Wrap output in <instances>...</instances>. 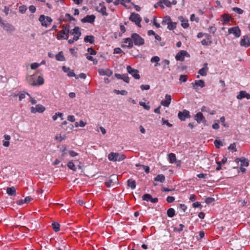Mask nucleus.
I'll return each instance as SVG.
<instances>
[{
    "label": "nucleus",
    "mask_w": 250,
    "mask_h": 250,
    "mask_svg": "<svg viewBox=\"0 0 250 250\" xmlns=\"http://www.w3.org/2000/svg\"><path fill=\"white\" fill-rule=\"evenodd\" d=\"M108 158L110 161L114 162L121 161L125 158V156L122 153L111 152L109 154Z\"/></svg>",
    "instance_id": "obj_1"
},
{
    "label": "nucleus",
    "mask_w": 250,
    "mask_h": 250,
    "mask_svg": "<svg viewBox=\"0 0 250 250\" xmlns=\"http://www.w3.org/2000/svg\"><path fill=\"white\" fill-rule=\"evenodd\" d=\"M131 38L133 43L135 45L141 46L144 44L145 41L140 35L136 33H133L131 35Z\"/></svg>",
    "instance_id": "obj_2"
},
{
    "label": "nucleus",
    "mask_w": 250,
    "mask_h": 250,
    "mask_svg": "<svg viewBox=\"0 0 250 250\" xmlns=\"http://www.w3.org/2000/svg\"><path fill=\"white\" fill-rule=\"evenodd\" d=\"M69 32V28L67 26H62V31H60L57 35V39H64L66 40L68 38V33Z\"/></svg>",
    "instance_id": "obj_3"
},
{
    "label": "nucleus",
    "mask_w": 250,
    "mask_h": 250,
    "mask_svg": "<svg viewBox=\"0 0 250 250\" xmlns=\"http://www.w3.org/2000/svg\"><path fill=\"white\" fill-rule=\"evenodd\" d=\"M0 24L3 29L7 32H13L15 30V27L12 24L5 22L0 17Z\"/></svg>",
    "instance_id": "obj_4"
},
{
    "label": "nucleus",
    "mask_w": 250,
    "mask_h": 250,
    "mask_svg": "<svg viewBox=\"0 0 250 250\" xmlns=\"http://www.w3.org/2000/svg\"><path fill=\"white\" fill-rule=\"evenodd\" d=\"M129 19L130 21L134 22L138 27H140L141 26L140 22L142 19L138 14L132 13Z\"/></svg>",
    "instance_id": "obj_5"
},
{
    "label": "nucleus",
    "mask_w": 250,
    "mask_h": 250,
    "mask_svg": "<svg viewBox=\"0 0 250 250\" xmlns=\"http://www.w3.org/2000/svg\"><path fill=\"white\" fill-rule=\"evenodd\" d=\"M39 21L42 26L47 27L50 24L52 21V19L48 16H45L44 15H42L40 17Z\"/></svg>",
    "instance_id": "obj_6"
},
{
    "label": "nucleus",
    "mask_w": 250,
    "mask_h": 250,
    "mask_svg": "<svg viewBox=\"0 0 250 250\" xmlns=\"http://www.w3.org/2000/svg\"><path fill=\"white\" fill-rule=\"evenodd\" d=\"M95 9L97 12L101 13L103 16H107L108 15V14L106 12V8L104 2L100 3L99 5L96 7Z\"/></svg>",
    "instance_id": "obj_7"
},
{
    "label": "nucleus",
    "mask_w": 250,
    "mask_h": 250,
    "mask_svg": "<svg viewBox=\"0 0 250 250\" xmlns=\"http://www.w3.org/2000/svg\"><path fill=\"white\" fill-rule=\"evenodd\" d=\"M127 72L132 75L136 79H139L140 77L139 74V71L135 69L132 68L130 66L128 65L126 67Z\"/></svg>",
    "instance_id": "obj_8"
},
{
    "label": "nucleus",
    "mask_w": 250,
    "mask_h": 250,
    "mask_svg": "<svg viewBox=\"0 0 250 250\" xmlns=\"http://www.w3.org/2000/svg\"><path fill=\"white\" fill-rule=\"evenodd\" d=\"M118 177L116 175H112L110 176L109 179L105 182V185L108 187L113 186L118 183Z\"/></svg>",
    "instance_id": "obj_9"
},
{
    "label": "nucleus",
    "mask_w": 250,
    "mask_h": 250,
    "mask_svg": "<svg viewBox=\"0 0 250 250\" xmlns=\"http://www.w3.org/2000/svg\"><path fill=\"white\" fill-rule=\"evenodd\" d=\"M45 110V108L42 104H38L36 106H32L30 108V111L32 113H36L37 112L42 113Z\"/></svg>",
    "instance_id": "obj_10"
},
{
    "label": "nucleus",
    "mask_w": 250,
    "mask_h": 250,
    "mask_svg": "<svg viewBox=\"0 0 250 250\" xmlns=\"http://www.w3.org/2000/svg\"><path fill=\"white\" fill-rule=\"evenodd\" d=\"M228 32L229 34H233L236 38H238L241 36V30L238 26H235L229 28Z\"/></svg>",
    "instance_id": "obj_11"
},
{
    "label": "nucleus",
    "mask_w": 250,
    "mask_h": 250,
    "mask_svg": "<svg viewBox=\"0 0 250 250\" xmlns=\"http://www.w3.org/2000/svg\"><path fill=\"white\" fill-rule=\"evenodd\" d=\"M179 119L181 121H185L186 118H189V112L188 111L184 109L182 111H179L178 114Z\"/></svg>",
    "instance_id": "obj_12"
},
{
    "label": "nucleus",
    "mask_w": 250,
    "mask_h": 250,
    "mask_svg": "<svg viewBox=\"0 0 250 250\" xmlns=\"http://www.w3.org/2000/svg\"><path fill=\"white\" fill-rule=\"evenodd\" d=\"M240 45L247 47L250 46V37L248 35H245L240 41Z\"/></svg>",
    "instance_id": "obj_13"
},
{
    "label": "nucleus",
    "mask_w": 250,
    "mask_h": 250,
    "mask_svg": "<svg viewBox=\"0 0 250 250\" xmlns=\"http://www.w3.org/2000/svg\"><path fill=\"white\" fill-rule=\"evenodd\" d=\"M187 55H188V56H189V55L188 54L187 52L185 50H182L176 54L175 56V59L177 61H183L185 57Z\"/></svg>",
    "instance_id": "obj_14"
},
{
    "label": "nucleus",
    "mask_w": 250,
    "mask_h": 250,
    "mask_svg": "<svg viewBox=\"0 0 250 250\" xmlns=\"http://www.w3.org/2000/svg\"><path fill=\"white\" fill-rule=\"evenodd\" d=\"M36 77L34 75H27L26 78V80L27 82V83L34 86H36V80H35Z\"/></svg>",
    "instance_id": "obj_15"
},
{
    "label": "nucleus",
    "mask_w": 250,
    "mask_h": 250,
    "mask_svg": "<svg viewBox=\"0 0 250 250\" xmlns=\"http://www.w3.org/2000/svg\"><path fill=\"white\" fill-rule=\"evenodd\" d=\"M95 19V16L93 15H87L81 20V21L83 23L88 22L93 23Z\"/></svg>",
    "instance_id": "obj_16"
},
{
    "label": "nucleus",
    "mask_w": 250,
    "mask_h": 250,
    "mask_svg": "<svg viewBox=\"0 0 250 250\" xmlns=\"http://www.w3.org/2000/svg\"><path fill=\"white\" fill-rule=\"evenodd\" d=\"M98 72L100 75L110 77L112 74V71L109 69H100Z\"/></svg>",
    "instance_id": "obj_17"
},
{
    "label": "nucleus",
    "mask_w": 250,
    "mask_h": 250,
    "mask_svg": "<svg viewBox=\"0 0 250 250\" xmlns=\"http://www.w3.org/2000/svg\"><path fill=\"white\" fill-rule=\"evenodd\" d=\"M171 100V96L168 94H166L165 95V100L162 101L161 102V104L164 106L168 107L170 104Z\"/></svg>",
    "instance_id": "obj_18"
},
{
    "label": "nucleus",
    "mask_w": 250,
    "mask_h": 250,
    "mask_svg": "<svg viewBox=\"0 0 250 250\" xmlns=\"http://www.w3.org/2000/svg\"><path fill=\"white\" fill-rule=\"evenodd\" d=\"M194 119L199 124L206 122L205 117H204L203 114L200 112H198L196 114Z\"/></svg>",
    "instance_id": "obj_19"
},
{
    "label": "nucleus",
    "mask_w": 250,
    "mask_h": 250,
    "mask_svg": "<svg viewBox=\"0 0 250 250\" xmlns=\"http://www.w3.org/2000/svg\"><path fill=\"white\" fill-rule=\"evenodd\" d=\"M124 43H125V44L122 45V47H123L131 48L133 46L132 39L129 38L124 39Z\"/></svg>",
    "instance_id": "obj_20"
},
{
    "label": "nucleus",
    "mask_w": 250,
    "mask_h": 250,
    "mask_svg": "<svg viewBox=\"0 0 250 250\" xmlns=\"http://www.w3.org/2000/svg\"><path fill=\"white\" fill-rule=\"evenodd\" d=\"M236 98L239 100L242 99L244 98L249 99H250V94L245 91H240L239 94L237 95Z\"/></svg>",
    "instance_id": "obj_21"
},
{
    "label": "nucleus",
    "mask_w": 250,
    "mask_h": 250,
    "mask_svg": "<svg viewBox=\"0 0 250 250\" xmlns=\"http://www.w3.org/2000/svg\"><path fill=\"white\" fill-rule=\"evenodd\" d=\"M62 69L64 72L67 73V75L68 77L75 76V74L73 70H71L69 67H67L65 66H63L62 67Z\"/></svg>",
    "instance_id": "obj_22"
},
{
    "label": "nucleus",
    "mask_w": 250,
    "mask_h": 250,
    "mask_svg": "<svg viewBox=\"0 0 250 250\" xmlns=\"http://www.w3.org/2000/svg\"><path fill=\"white\" fill-rule=\"evenodd\" d=\"M70 33L71 35H73L74 37L78 36V39L81 35L80 28L77 26H76L73 30H71Z\"/></svg>",
    "instance_id": "obj_23"
},
{
    "label": "nucleus",
    "mask_w": 250,
    "mask_h": 250,
    "mask_svg": "<svg viewBox=\"0 0 250 250\" xmlns=\"http://www.w3.org/2000/svg\"><path fill=\"white\" fill-rule=\"evenodd\" d=\"M206 39L203 40L201 41V43L203 45H209L211 44L212 42L210 41L211 37L208 34H205Z\"/></svg>",
    "instance_id": "obj_24"
},
{
    "label": "nucleus",
    "mask_w": 250,
    "mask_h": 250,
    "mask_svg": "<svg viewBox=\"0 0 250 250\" xmlns=\"http://www.w3.org/2000/svg\"><path fill=\"white\" fill-rule=\"evenodd\" d=\"M192 84L193 85V87L195 89L197 88L195 87L196 86H199L201 88H203L205 86V82H204V80H202L196 81L194 83H192Z\"/></svg>",
    "instance_id": "obj_25"
},
{
    "label": "nucleus",
    "mask_w": 250,
    "mask_h": 250,
    "mask_svg": "<svg viewBox=\"0 0 250 250\" xmlns=\"http://www.w3.org/2000/svg\"><path fill=\"white\" fill-rule=\"evenodd\" d=\"M178 19L181 22V26L183 28H187L188 27L189 24L188 23V20L187 19H185L182 16H179L178 17Z\"/></svg>",
    "instance_id": "obj_26"
},
{
    "label": "nucleus",
    "mask_w": 250,
    "mask_h": 250,
    "mask_svg": "<svg viewBox=\"0 0 250 250\" xmlns=\"http://www.w3.org/2000/svg\"><path fill=\"white\" fill-rule=\"evenodd\" d=\"M6 193L10 196L16 195V189L15 187H8L6 188Z\"/></svg>",
    "instance_id": "obj_27"
},
{
    "label": "nucleus",
    "mask_w": 250,
    "mask_h": 250,
    "mask_svg": "<svg viewBox=\"0 0 250 250\" xmlns=\"http://www.w3.org/2000/svg\"><path fill=\"white\" fill-rule=\"evenodd\" d=\"M208 70V67H203L198 71V73L202 76H206L207 75Z\"/></svg>",
    "instance_id": "obj_28"
},
{
    "label": "nucleus",
    "mask_w": 250,
    "mask_h": 250,
    "mask_svg": "<svg viewBox=\"0 0 250 250\" xmlns=\"http://www.w3.org/2000/svg\"><path fill=\"white\" fill-rule=\"evenodd\" d=\"M155 181L163 183L165 180V177L163 174H158L155 178Z\"/></svg>",
    "instance_id": "obj_29"
},
{
    "label": "nucleus",
    "mask_w": 250,
    "mask_h": 250,
    "mask_svg": "<svg viewBox=\"0 0 250 250\" xmlns=\"http://www.w3.org/2000/svg\"><path fill=\"white\" fill-rule=\"evenodd\" d=\"M171 18L169 16H167L165 17L162 22V24L163 25H167L168 26V25L169 24L170 22H171Z\"/></svg>",
    "instance_id": "obj_30"
},
{
    "label": "nucleus",
    "mask_w": 250,
    "mask_h": 250,
    "mask_svg": "<svg viewBox=\"0 0 250 250\" xmlns=\"http://www.w3.org/2000/svg\"><path fill=\"white\" fill-rule=\"evenodd\" d=\"M56 59L59 61H64L65 58L62 51L59 52L55 56Z\"/></svg>",
    "instance_id": "obj_31"
},
{
    "label": "nucleus",
    "mask_w": 250,
    "mask_h": 250,
    "mask_svg": "<svg viewBox=\"0 0 250 250\" xmlns=\"http://www.w3.org/2000/svg\"><path fill=\"white\" fill-rule=\"evenodd\" d=\"M84 41L85 42L92 43L94 42V38L93 36H86L84 38Z\"/></svg>",
    "instance_id": "obj_32"
},
{
    "label": "nucleus",
    "mask_w": 250,
    "mask_h": 250,
    "mask_svg": "<svg viewBox=\"0 0 250 250\" xmlns=\"http://www.w3.org/2000/svg\"><path fill=\"white\" fill-rule=\"evenodd\" d=\"M127 185L130 187L131 189H134L136 188V182L135 180L130 179L127 181Z\"/></svg>",
    "instance_id": "obj_33"
},
{
    "label": "nucleus",
    "mask_w": 250,
    "mask_h": 250,
    "mask_svg": "<svg viewBox=\"0 0 250 250\" xmlns=\"http://www.w3.org/2000/svg\"><path fill=\"white\" fill-rule=\"evenodd\" d=\"M168 158L170 163H174L176 160V157L174 154L170 153L168 154Z\"/></svg>",
    "instance_id": "obj_34"
},
{
    "label": "nucleus",
    "mask_w": 250,
    "mask_h": 250,
    "mask_svg": "<svg viewBox=\"0 0 250 250\" xmlns=\"http://www.w3.org/2000/svg\"><path fill=\"white\" fill-rule=\"evenodd\" d=\"M240 161V165L241 167H248L249 166V161L247 159L242 158L239 159Z\"/></svg>",
    "instance_id": "obj_35"
},
{
    "label": "nucleus",
    "mask_w": 250,
    "mask_h": 250,
    "mask_svg": "<svg viewBox=\"0 0 250 250\" xmlns=\"http://www.w3.org/2000/svg\"><path fill=\"white\" fill-rule=\"evenodd\" d=\"M142 199L146 202H151L152 196L149 194H145L142 196Z\"/></svg>",
    "instance_id": "obj_36"
},
{
    "label": "nucleus",
    "mask_w": 250,
    "mask_h": 250,
    "mask_svg": "<svg viewBox=\"0 0 250 250\" xmlns=\"http://www.w3.org/2000/svg\"><path fill=\"white\" fill-rule=\"evenodd\" d=\"M52 228H53V230L55 232H58L60 230V225L59 223H56V222H53L52 224Z\"/></svg>",
    "instance_id": "obj_37"
},
{
    "label": "nucleus",
    "mask_w": 250,
    "mask_h": 250,
    "mask_svg": "<svg viewBox=\"0 0 250 250\" xmlns=\"http://www.w3.org/2000/svg\"><path fill=\"white\" fill-rule=\"evenodd\" d=\"M167 215L169 217H173L175 215L174 209L172 208L168 209L167 210Z\"/></svg>",
    "instance_id": "obj_38"
},
{
    "label": "nucleus",
    "mask_w": 250,
    "mask_h": 250,
    "mask_svg": "<svg viewBox=\"0 0 250 250\" xmlns=\"http://www.w3.org/2000/svg\"><path fill=\"white\" fill-rule=\"evenodd\" d=\"M44 81L42 77L39 76L37 81H36V86L41 85L44 83Z\"/></svg>",
    "instance_id": "obj_39"
},
{
    "label": "nucleus",
    "mask_w": 250,
    "mask_h": 250,
    "mask_svg": "<svg viewBox=\"0 0 250 250\" xmlns=\"http://www.w3.org/2000/svg\"><path fill=\"white\" fill-rule=\"evenodd\" d=\"M66 138V135L65 134H63L62 135L61 134L59 135H57L55 136V139L59 141V142H62V140H64Z\"/></svg>",
    "instance_id": "obj_40"
},
{
    "label": "nucleus",
    "mask_w": 250,
    "mask_h": 250,
    "mask_svg": "<svg viewBox=\"0 0 250 250\" xmlns=\"http://www.w3.org/2000/svg\"><path fill=\"white\" fill-rule=\"evenodd\" d=\"M67 167L71 170L76 171L77 168L73 162L70 161L67 163Z\"/></svg>",
    "instance_id": "obj_41"
},
{
    "label": "nucleus",
    "mask_w": 250,
    "mask_h": 250,
    "mask_svg": "<svg viewBox=\"0 0 250 250\" xmlns=\"http://www.w3.org/2000/svg\"><path fill=\"white\" fill-rule=\"evenodd\" d=\"M114 92L116 94H121L122 95H126L127 94V92L125 90H119L117 89L114 90Z\"/></svg>",
    "instance_id": "obj_42"
},
{
    "label": "nucleus",
    "mask_w": 250,
    "mask_h": 250,
    "mask_svg": "<svg viewBox=\"0 0 250 250\" xmlns=\"http://www.w3.org/2000/svg\"><path fill=\"white\" fill-rule=\"evenodd\" d=\"M177 23L175 22H172L171 20V22H170L169 24L167 26V28L169 30H173L176 27Z\"/></svg>",
    "instance_id": "obj_43"
},
{
    "label": "nucleus",
    "mask_w": 250,
    "mask_h": 250,
    "mask_svg": "<svg viewBox=\"0 0 250 250\" xmlns=\"http://www.w3.org/2000/svg\"><path fill=\"white\" fill-rule=\"evenodd\" d=\"M161 4L165 5L167 7H169L171 5V2L168 0H161Z\"/></svg>",
    "instance_id": "obj_44"
},
{
    "label": "nucleus",
    "mask_w": 250,
    "mask_h": 250,
    "mask_svg": "<svg viewBox=\"0 0 250 250\" xmlns=\"http://www.w3.org/2000/svg\"><path fill=\"white\" fill-rule=\"evenodd\" d=\"M185 226L182 224H180L178 228H174L173 229L174 231L180 232L183 230Z\"/></svg>",
    "instance_id": "obj_45"
},
{
    "label": "nucleus",
    "mask_w": 250,
    "mask_h": 250,
    "mask_svg": "<svg viewBox=\"0 0 250 250\" xmlns=\"http://www.w3.org/2000/svg\"><path fill=\"white\" fill-rule=\"evenodd\" d=\"M230 17L229 15H224L222 17L223 21L225 23H227L230 20Z\"/></svg>",
    "instance_id": "obj_46"
},
{
    "label": "nucleus",
    "mask_w": 250,
    "mask_h": 250,
    "mask_svg": "<svg viewBox=\"0 0 250 250\" xmlns=\"http://www.w3.org/2000/svg\"><path fill=\"white\" fill-rule=\"evenodd\" d=\"M162 64L163 65V68L166 69L168 68V65L169 64V61L167 60H163L162 62Z\"/></svg>",
    "instance_id": "obj_47"
},
{
    "label": "nucleus",
    "mask_w": 250,
    "mask_h": 250,
    "mask_svg": "<svg viewBox=\"0 0 250 250\" xmlns=\"http://www.w3.org/2000/svg\"><path fill=\"white\" fill-rule=\"evenodd\" d=\"M214 144L217 148H219L223 146V143L220 140H215L214 142Z\"/></svg>",
    "instance_id": "obj_48"
},
{
    "label": "nucleus",
    "mask_w": 250,
    "mask_h": 250,
    "mask_svg": "<svg viewBox=\"0 0 250 250\" xmlns=\"http://www.w3.org/2000/svg\"><path fill=\"white\" fill-rule=\"evenodd\" d=\"M228 149L230 150H232L234 152H236L237 151V149L236 148V144L235 143L231 144L229 145V146L228 147Z\"/></svg>",
    "instance_id": "obj_49"
},
{
    "label": "nucleus",
    "mask_w": 250,
    "mask_h": 250,
    "mask_svg": "<svg viewBox=\"0 0 250 250\" xmlns=\"http://www.w3.org/2000/svg\"><path fill=\"white\" fill-rule=\"evenodd\" d=\"M233 11L239 14H242L243 13V10L240 8L235 7L232 8Z\"/></svg>",
    "instance_id": "obj_50"
},
{
    "label": "nucleus",
    "mask_w": 250,
    "mask_h": 250,
    "mask_svg": "<svg viewBox=\"0 0 250 250\" xmlns=\"http://www.w3.org/2000/svg\"><path fill=\"white\" fill-rule=\"evenodd\" d=\"M40 66H41V64H39L37 62H34L31 64L30 67L32 70H34L39 67Z\"/></svg>",
    "instance_id": "obj_51"
},
{
    "label": "nucleus",
    "mask_w": 250,
    "mask_h": 250,
    "mask_svg": "<svg viewBox=\"0 0 250 250\" xmlns=\"http://www.w3.org/2000/svg\"><path fill=\"white\" fill-rule=\"evenodd\" d=\"M33 201L34 199L31 196H30L26 197L23 200L24 203H27L28 202Z\"/></svg>",
    "instance_id": "obj_52"
},
{
    "label": "nucleus",
    "mask_w": 250,
    "mask_h": 250,
    "mask_svg": "<svg viewBox=\"0 0 250 250\" xmlns=\"http://www.w3.org/2000/svg\"><path fill=\"white\" fill-rule=\"evenodd\" d=\"M139 104H140V105H141V106H143V107H144L145 109H146V110H149V109H150V106H149V105H146V103H145L143 102H140L139 103Z\"/></svg>",
    "instance_id": "obj_53"
},
{
    "label": "nucleus",
    "mask_w": 250,
    "mask_h": 250,
    "mask_svg": "<svg viewBox=\"0 0 250 250\" xmlns=\"http://www.w3.org/2000/svg\"><path fill=\"white\" fill-rule=\"evenodd\" d=\"M76 79L80 78L85 79L86 77V74L83 73L80 74L79 75H76L74 76Z\"/></svg>",
    "instance_id": "obj_54"
},
{
    "label": "nucleus",
    "mask_w": 250,
    "mask_h": 250,
    "mask_svg": "<svg viewBox=\"0 0 250 250\" xmlns=\"http://www.w3.org/2000/svg\"><path fill=\"white\" fill-rule=\"evenodd\" d=\"M216 200L214 198L212 197H208L206 199L205 202L206 203H211L212 202H215Z\"/></svg>",
    "instance_id": "obj_55"
},
{
    "label": "nucleus",
    "mask_w": 250,
    "mask_h": 250,
    "mask_svg": "<svg viewBox=\"0 0 250 250\" xmlns=\"http://www.w3.org/2000/svg\"><path fill=\"white\" fill-rule=\"evenodd\" d=\"M122 80H123L124 82L128 83L129 82V78L128 77L127 75L126 74H123L122 75Z\"/></svg>",
    "instance_id": "obj_56"
},
{
    "label": "nucleus",
    "mask_w": 250,
    "mask_h": 250,
    "mask_svg": "<svg viewBox=\"0 0 250 250\" xmlns=\"http://www.w3.org/2000/svg\"><path fill=\"white\" fill-rule=\"evenodd\" d=\"M160 58L158 56H154L151 59V62H158L160 61Z\"/></svg>",
    "instance_id": "obj_57"
},
{
    "label": "nucleus",
    "mask_w": 250,
    "mask_h": 250,
    "mask_svg": "<svg viewBox=\"0 0 250 250\" xmlns=\"http://www.w3.org/2000/svg\"><path fill=\"white\" fill-rule=\"evenodd\" d=\"M26 10L27 8L25 6L22 5L19 7V11L22 14L25 13Z\"/></svg>",
    "instance_id": "obj_58"
},
{
    "label": "nucleus",
    "mask_w": 250,
    "mask_h": 250,
    "mask_svg": "<svg viewBox=\"0 0 250 250\" xmlns=\"http://www.w3.org/2000/svg\"><path fill=\"white\" fill-rule=\"evenodd\" d=\"M187 80V75H182L180 76L179 80L181 82H186Z\"/></svg>",
    "instance_id": "obj_59"
},
{
    "label": "nucleus",
    "mask_w": 250,
    "mask_h": 250,
    "mask_svg": "<svg viewBox=\"0 0 250 250\" xmlns=\"http://www.w3.org/2000/svg\"><path fill=\"white\" fill-rule=\"evenodd\" d=\"M197 176L199 178L206 179L208 178V174L204 173H200L197 174Z\"/></svg>",
    "instance_id": "obj_60"
},
{
    "label": "nucleus",
    "mask_w": 250,
    "mask_h": 250,
    "mask_svg": "<svg viewBox=\"0 0 250 250\" xmlns=\"http://www.w3.org/2000/svg\"><path fill=\"white\" fill-rule=\"evenodd\" d=\"M179 208L183 212H185L186 210V209H187V207L185 204H180Z\"/></svg>",
    "instance_id": "obj_61"
},
{
    "label": "nucleus",
    "mask_w": 250,
    "mask_h": 250,
    "mask_svg": "<svg viewBox=\"0 0 250 250\" xmlns=\"http://www.w3.org/2000/svg\"><path fill=\"white\" fill-rule=\"evenodd\" d=\"M140 88L142 90H147L150 88V86H149V85H148V84H146V85L143 84L140 86Z\"/></svg>",
    "instance_id": "obj_62"
},
{
    "label": "nucleus",
    "mask_w": 250,
    "mask_h": 250,
    "mask_svg": "<svg viewBox=\"0 0 250 250\" xmlns=\"http://www.w3.org/2000/svg\"><path fill=\"white\" fill-rule=\"evenodd\" d=\"M99 130H100L102 132L103 134H105L106 132V130L102 126H99L97 128V131H99Z\"/></svg>",
    "instance_id": "obj_63"
},
{
    "label": "nucleus",
    "mask_w": 250,
    "mask_h": 250,
    "mask_svg": "<svg viewBox=\"0 0 250 250\" xmlns=\"http://www.w3.org/2000/svg\"><path fill=\"white\" fill-rule=\"evenodd\" d=\"M87 51L90 55H95L96 54V51L94 50L92 48H88Z\"/></svg>",
    "instance_id": "obj_64"
}]
</instances>
